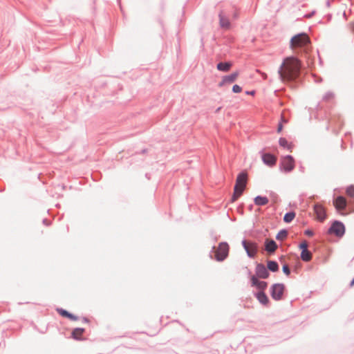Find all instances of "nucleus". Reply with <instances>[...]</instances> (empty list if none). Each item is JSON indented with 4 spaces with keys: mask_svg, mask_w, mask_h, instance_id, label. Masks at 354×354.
I'll return each mask as SVG.
<instances>
[{
    "mask_svg": "<svg viewBox=\"0 0 354 354\" xmlns=\"http://www.w3.org/2000/svg\"><path fill=\"white\" fill-rule=\"evenodd\" d=\"M301 68L300 61L295 57L285 58L279 68V74L282 82L295 80L299 75Z\"/></svg>",
    "mask_w": 354,
    "mask_h": 354,
    "instance_id": "1",
    "label": "nucleus"
},
{
    "mask_svg": "<svg viewBox=\"0 0 354 354\" xmlns=\"http://www.w3.org/2000/svg\"><path fill=\"white\" fill-rule=\"evenodd\" d=\"M247 182L248 174L245 171H243L237 176L232 197V202L236 201L241 196L245 189Z\"/></svg>",
    "mask_w": 354,
    "mask_h": 354,
    "instance_id": "2",
    "label": "nucleus"
},
{
    "mask_svg": "<svg viewBox=\"0 0 354 354\" xmlns=\"http://www.w3.org/2000/svg\"><path fill=\"white\" fill-rule=\"evenodd\" d=\"M215 259L218 261H223L227 258L229 254L230 247L225 242L220 243L218 247H214Z\"/></svg>",
    "mask_w": 354,
    "mask_h": 354,
    "instance_id": "3",
    "label": "nucleus"
},
{
    "mask_svg": "<svg viewBox=\"0 0 354 354\" xmlns=\"http://www.w3.org/2000/svg\"><path fill=\"white\" fill-rule=\"evenodd\" d=\"M310 43L308 36L305 33H300L294 36L290 40V47L292 49L304 47Z\"/></svg>",
    "mask_w": 354,
    "mask_h": 354,
    "instance_id": "4",
    "label": "nucleus"
},
{
    "mask_svg": "<svg viewBox=\"0 0 354 354\" xmlns=\"http://www.w3.org/2000/svg\"><path fill=\"white\" fill-rule=\"evenodd\" d=\"M295 166V160L291 156H286L281 158L280 168L285 172L292 171Z\"/></svg>",
    "mask_w": 354,
    "mask_h": 354,
    "instance_id": "5",
    "label": "nucleus"
},
{
    "mask_svg": "<svg viewBox=\"0 0 354 354\" xmlns=\"http://www.w3.org/2000/svg\"><path fill=\"white\" fill-rule=\"evenodd\" d=\"M242 245L249 257L254 258L256 256L258 252V246L256 243L250 241L243 240L242 241Z\"/></svg>",
    "mask_w": 354,
    "mask_h": 354,
    "instance_id": "6",
    "label": "nucleus"
},
{
    "mask_svg": "<svg viewBox=\"0 0 354 354\" xmlns=\"http://www.w3.org/2000/svg\"><path fill=\"white\" fill-rule=\"evenodd\" d=\"M328 232L338 237H342L345 233V227L342 223L336 221L332 224Z\"/></svg>",
    "mask_w": 354,
    "mask_h": 354,
    "instance_id": "7",
    "label": "nucleus"
},
{
    "mask_svg": "<svg viewBox=\"0 0 354 354\" xmlns=\"http://www.w3.org/2000/svg\"><path fill=\"white\" fill-rule=\"evenodd\" d=\"M285 286L282 283H276L272 286L271 296L275 300H280L282 298Z\"/></svg>",
    "mask_w": 354,
    "mask_h": 354,
    "instance_id": "8",
    "label": "nucleus"
},
{
    "mask_svg": "<svg viewBox=\"0 0 354 354\" xmlns=\"http://www.w3.org/2000/svg\"><path fill=\"white\" fill-rule=\"evenodd\" d=\"M314 212L316 215V218L319 221L323 222L326 219V211L322 205L316 204L314 206Z\"/></svg>",
    "mask_w": 354,
    "mask_h": 354,
    "instance_id": "9",
    "label": "nucleus"
},
{
    "mask_svg": "<svg viewBox=\"0 0 354 354\" xmlns=\"http://www.w3.org/2000/svg\"><path fill=\"white\" fill-rule=\"evenodd\" d=\"M256 274L259 277L262 279H266L269 276V272L266 268L261 263L257 264L256 267Z\"/></svg>",
    "mask_w": 354,
    "mask_h": 354,
    "instance_id": "10",
    "label": "nucleus"
},
{
    "mask_svg": "<svg viewBox=\"0 0 354 354\" xmlns=\"http://www.w3.org/2000/svg\"><path fill=\"white\" fill-rule=\"evenodd\" d=\"M262 160L263 162L270 166H274L277 162V157L270 153H265L262 156Z\"/></svg>",
    "mask_w": 354,
    "mask_h": 354,
    "instance_id": "11",
    "label": "nucleus"
},
{
    "mask_svg": "<svg viewBox=\"0 0 354 354\" xmlns=\"http://www.w3.org/2000/svg\"><path fill=\"white\" fill-rule=\"evenodd\" d=\"M239 75V72H234L229 75L223 77L222 81L219 83V86H222L225 84L234 82L237 79Z\"/></svg>",
    "mask_w": 354,
    "mask_h": 354,
    "instance_id": "12",
    "label": "nucleus"
},
{
    "mask_svg": "<svg viewBox=\"0 0 354 354\" xmlns=\"http://www.w3.org/2000/svg\"><path fill=\"white\" fill-rule=\"evenodd\" d=\"M252 286H256L260 290H263L267 287V283L262 281H259L255 276L251 277Z\"/></svg>",
    "mask_w": 354,
    "mask_h": 354,
    "instance_id": "13",
    "label": "nucleus"
},
{
    "mask_svg": "<svg viewBox=\"0 0 354 354\" xmlns=\"http://www.w3.org/2000/svg\"><path fill=\"white\" fill-rule=\"evenodd\" d=\"M334 205L338 210L344 209L346 206V201L343 196H338L334 201Z\"/></svg>",
    "mask_w": 354,
    "mask_h": 354,
    "instance_id": "14",
    "label": "nucleus"
},
{
    "mask_svg": "<svg viewBox=\"0 0 354 354\" xmlns=\"http://www.w3.org/2000/svg\"><path fill=\"white\" fill-rule=\"evenodd\" d=\"M257 298L259 301L263 305H266L269 302L268 297L263 291H261L257 294Z\"/></svg>",
    "mask_w": 354,
    "mask_h": 354,
    "instance_id": "15",
    "label": "nucleus"
},
{
    "mask_svg": "<svg viewBox=\"0 0 354 354\" xmlns=\"http://www.w3.org/2000/svg\"><path fill=\"white\" fill-rule=\"evenodd\" d=\"M277 248V245L276 243L271 240V241H267L266 243V250L269 252H274Z\"/></svg>",
    "mask_w": 354,
    "mask_h": 354,
    "instance_id": "16",
    "label": "nucleus"
},
{
    "mask_svg": "<svg viewBox=\"0 0 354 354\" xmlns=\"http://www.w3.org/2000/svg\"><path fill=\"white\" fill-rule=\"evenodd\" d=\"M268 198L265 196H258L254 198V203L257 205L261 206L268 204Z\"/></svg>",
    "mask_w": 354,
    "mask_h": 354,
    "instance_id": "17",
    "label": "nucleus"
},
{
    "mask_svg": "<svg viewBox=\"0 0 354 354\" xmlns=\"http://www.w3.org/2000/svg\"><path fill=\"white\" fill-rule=\"evenodd\" d=\"M84 332V328H75L73 330L72 336L74 339L80 340L82 339L81 337H82Z\"/></svg>",
    "mask_w": 354,
    "mask_h": 354,
    "instance_id": "18",
    "label": "nucleus"
},
{
    "mask_svg": "<svg viewBox=\"0 0 354 354\" xmlns=\"http://www.w3.org/2000/svg\"><path fill=\"white\" fill-rule=\"evenodd\" d=\"M232 66V64L229 62H220L217 64V69L221 71L227 72Z\"/></svg>",
    "mask_w": 354,
    "mask_h": 354,
    "instance_id": "19",
    "label": "nucleus"
},
{
    "mask_svg": "<svg viewBox=\"0 0 354 354\" xmlns=\"http://www.w3.org/2000/svg\"><path fill=\"white\" fill-rule=\"evenodd\" d=\"M301 258L304 261H309L312 259V254L308 250H304L301 251Z\"/></svg>",
    "mask_w": 354,
    "mask_h": 354,
    "instance_id": "20",
    "label": "nucleus"
},
{
    "mask_svg": "<svg viewBox=\"0 0 354 354\" xmlns=\"http://www.w3.org/2000/svg\"><path fill=\"white\" fill-rule=\"evenodd\" d=\"M267 267L272 272H277L279 269L277 263L274 261H268Z\"/></svg>",
    "mask_w": 354,
    "mask_h": 354,
    "instance_id": "21",
    "label": "nucleus"
},
{
    "mask_svg": "<svg viewBox=\"0 0 354 354\" xmlns=\"http://www.w3.org/2000/svg\"><path fill=\"white\" fill-rule=\"evenodd\" d=\"M220 25L222 28H228L230 27V22L227 18H225L221 13L219 15Z\"/></svg>",
    "mask_w": 354,
    "mask_h": 354,
    "instance_id": "22",
    "label": "nucleus"
},
{
    "mask_svg": "<svg viewBox=\"0 0 354 354\" xmlns=\"http://www.w3.org/2000/svg\"><path fill=\"white\" fill-rule=\"evenodd\" d=\"M295 217V213L294 212H290L288 213H286L283 217V221L286 223H290L293 221V219Z\"/></svg>",
    "mask_w": 354,
    "mask_h": 354,
    "instance_id": "23",
    "label": "nucleus"
},
{
    "mask_svg": "<svg viewBox=\"0 0 354 354\" xmlns=\"http://www.w3.org/2000/svg\"><path fill=\"white\" fill-rule=\"evenodd\" d=\"M288 236V232L286 230H281L279 232V233L276 236V239L277 240L283 241Z\"/></svg>",
    "mask_w": 354,
    "mask_h": 354,
    "instance_id": "24",
    "label": "nucleus"
},
{
    "mask_svg": "<svg viewBox=\"0 0 354 354\" xmlns=\"http://www.w3.org/2000/svg\"><path fill=\"white\" fill-rule=\"evenodd\" d=\"M279 143L280 146H281L283 147H286L289 150L291 149L290 145L288 144V142L286 138H281L279 140Z\"/></svg>",
    "mask_w": 354,
    "mask_h": 354,
    "instance_id": "25",
    "label": "nucleus"
},
{
    "mask_svg": "<svg viewBox=\"0 0 354 354\" xmlns=\"http://www.w3.org/2000/svg\"><path fill=\"white\" fill-rule=\"evenodd\" d=\"M334 97V94L333 92L331 91H328L326 92L324 95V97H323V99L325 100V101H329L332 99H333Z\"/></svg>",
    "mask_w": 354,
    "mask_h": 354,
    "instance_id": "26",
    "label": "nucleus"
},
{
    "mask_svg": "<svg viewBox=\"0 0 354 354\" xmlns=\"http://www.w3.org/2000/svg\"><path fill=\"white\" fill-rule=\"evenodd\" d=\"M346 194L351 197H354V186L348 187L346 189Z\"/></svg>",
    "mask_w": 354,
    "mask_h": 354,
    "instance_id": "27",
    "label": "nucleus"
},
{
    "mask_svg": "<svg viewBox=\"0 0 354 354\" xmlns=\"http://www.w3.org/2000/svg\"><path fill=\"white\" fill-rule=\"evenodd\" d=\"M242 91V88L241 86H239V85L237 84H235L232 87V91L234 93H241Z\"/></svg>",
    "mask_w": 354,
    "mask_h": 354,
    "instance_id": "28",
    "label": "nucleus"
},
{
    "mask_svg": "<svg viewBox=\"0 0 354 354\" xmlns=\"http://www.w3.org/2000/svg\"><path fill=\"white\" fill-rule=\"evenodd\" d=\"M57 312H58V313H59L60 315H62V317H67V315H68V311H66V310H64V309H62V308H60V309H57Z\"/></svg>",
    "mask_w": 354,
    "mask_h": 354,
    "instance_id": "29",
    "label": "nucleus"
},
{
    "mask_svg": "<svg viewBox=\"0 0 354 354\" xmlns=\"http://www.w3.org/2000/svg\"><path fill=\"white\" fill-rule=\"evenodd\" d=\"M283 271L286 275H289L290 273L289 267L286 264L283 266Z\"/></svg>",
    "mask_w": 354,
    "mask_h": 354,
    "instance_id": "30",
    "label": "nucleus"
},
{
    "mask_svg": "<svg viewBox=\"0 0 354 354\" xmlns=\"http://www.w3.org/2000/svg\"><path fill=\"white\" fill-rule=\"evenodd\" d=\"M66 317L73 321L77 320V317L70 313H68V315Z\"/></svg>",
    "mask_w": 354,
    "mask_h": 354,
    "instance_id": "31",
    "label": "nucleus"
},
{
    "mask_svg": "<svg viewBox=\"0 0 354 354\" xmlns=\"http://www.w3.org/2000/svg\"><path fill=\"white\" fill-rule=\"evenodd\" d=\"M66 317L73 321L77 320V317L70 313H68V315Z\"/></svg>",
    "mask_w": 354,
    "mask_h": 354,
    "instance_id": "32",
    "label": "nucleus"
},
{
    "mask_svg": "<svg viewBox=\"0 0 354 354\" xmlns=\"http://www.w3.org/2000/svg\"><path fill=\"white\" fill-rule=\"evenodd\" d=\"M307 248H308L307 242L304 241L300 244V248L301 249V251H303L304 250H308Z\"/></svg>",
    "mask_w": 354,
    "mask_h": 354,
    "instance_id": "33",
    "label": "nucleus"
},
{
    "mask_svg": "<svg viewBox=\"0 0 354 354\" xmlns=\"http://www.w3.org/2000/svg\"><path fill=\"white\" fill-rule=\"evenodd\" d=\"M305 234L311 236L313 235V232L310 230H307L305 231Z\"/></svg>",
    "mask_w": 354,
    "mask_h": 354,
    "instance_id": "34",
    "label": "nucleus"
},
{
    "mask_svg": "<svg viewBox=\"0 0 354 354\" xmlns=\"http://www.w3.org/2000/svg\"><path fill=\"white\" fill-rule=\"evenodd\" d=\"M282 128H283V126H282V124L280 123V124H279V126H278V129H277V131H278V133H280V132L281 131Z\"/></svg>",
    "mask_w": 354,
    "mask_h": 354,
    "instance_id": "35",
    "label": "nucleus"
},
{
    "mask_svg": "<svg viewBox=\"0 0 354 354\" xmlns=\"http://www.w3.org/2000/svg\"><path fill=\"white\" fill-rule=\"evenodd\" d=\"M350 26H351V29L352 32L354 33V22L351 23L350 24Z\"/></svg>",
    "mask_w": 354,
    "mask_h": 354,
    "instance_id": "36",
    "label": "nucleus"
},
{
    "mask_svg": "<svg viewBox=\"0 0 354 354\" xmlns=\"http://www.w3.org/2000/svg\"><path fill=\"white\" fill-rule=\"evenodd\" d=\"M246 93L249 94V95H254V91H250V92L247 91Z\"/></svg>",
    "mask_w": 354,
    "mask_h": 354,
    "instance_id": "37",
    "label": "nucleus"
},
{
    "mask_svg": "<svg viewBox=\"0 0 354 354\" xmlns=\"http://www.w3.org/2000/svg\"><path fill=\"white\" fill-rule=\"evenodd\" d=\"M261 75H262V76H263V77L264 79H266V78H267V75H266V73H261Z\"/></svg>",
    "mask_w": 354,
    "mask_h": 354,
    "instance_id": "38",
    "label": "nucleus"
},
{
    "mask_svg": "<svg viewBox=\"0 0 354 354\" xmlns=\"http://www.w3.org/2000/svg\"><path fill=\"white\" fill-rule=\"evenodd\" d=\"M354 286V279L351 282V286Z\"/></svg>",
    "mask_w": 354,
    "mask_h": 354,
    "instance_id": "39",
    "label": "nucleus"
}]
</instances>
